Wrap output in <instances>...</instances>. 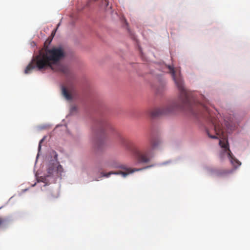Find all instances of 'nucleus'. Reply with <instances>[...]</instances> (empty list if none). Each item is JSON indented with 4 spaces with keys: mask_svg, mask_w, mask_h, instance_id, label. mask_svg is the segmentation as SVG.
Masks as SVG:
<instances>
[{
    "mask_svg": "<svg viewBox=\"0 0 250 250\" xmlns=\"http://www.w3.org/2000/svg\"><path fill=\"white\" fill-rule=\"evenodd\" d=\"M118 173H119L116 171V172L110 171L107 173L102 172L101 175H102V177H109L111 174L118 175Z\"/></svg>",
    "mask_w": 250,
    "mask_h": 250,
    "instance_id": "11",
    "label": "nucleus"
},
{
    "mask_svg": "<svg viewBox=\"0 0 250 250\" xmlns=\"http://www.w3.org/2000/svg\"><path fill=\"white\" fill-rule=\"evenodd\" d=\"M161 141L159 139H152L150 141V146L152 149L157 148L161 144Z\"/></svg>",
    "mask_w": 250,
    "mask_h": 250,
    "instance_id": "10",
    "label": "nucleus"
},
{
    "mask_svg": "<svg viewBox=\"0 0 250 250\" xmlns=\"http://www.w3.org/2000/svg\"><path fill=\"white\" fill-rule=\"evenodd\" d=\"M213 124L214 125L215 135H210L208 131H207V133L208 137L210 138H219V145L222 148L219 155L220 160L223 161L226 157H228L234 167L236 168L240 166L241 165V163L234 157L229 149V143L223 130L219 125H217L214 123H213Z\"/></svg>",
    "mask_w": 250,
    "mask_h": 250,
    "instance_id": "3",
    "label": "nucleus"
},
{
    "mask_svg": "<svg viewBox=\"0 0 250 250\" xmlns=\"http://www.w3.org/2000/svg\"><path fill=\"white\" fill-rule=\"evenodd\" d=\"M125 22L126 24H127V23L126 22V21L125 20Z\"/></svg>",
    "mask_w": 250,
    "mask_h": 250,
    "instance_id": "14",
    "label": "nucleus"
},
{
    "mask_svg": "<svg viewBox=\"0 0 250 250\" xmlns=\"http://www.w3.org/2000/svg\"><path fill=\"white\" fill-rule=\"evenodd\" d=\"M169 73L179 92L178 101L171 102L167 103L161 108H156L151 109L149 114L153 117H158L163 115L172 113L177 109L186 108L193 116H204L201 110L209 113L208 108L192 100L188 95L187 90L185 87L184 81L181 76L180 71L175 70L173 67L168 66Z\"/></svg>",
    "mask_w": 250,
    "mask_h": 250,
    "instance_id": "2",
    "label": "nucleus"
},
{
    "mask_svg": "<svg viewBox=\"0 0 250 250\" xmlns=\"http://www.w3.org/2000/svg\"><path fill=\"white\" fill-rule=\"evenodd\" d=\"M143 168H128L126 167V168L123 169L125 170V172H123L122 171H117L118 172V174H121L123 177H125L129 174L132 173L135 171H138L142 170Z\"/></svg>",
    "mask_w": 250,
    "mask_h": 250,
    "instance_id": "7",
    "label": "nucleus"
},
{
    "mask_svg": "<svg viewBox=\"0 0 250 250\" xmlns=\"http://www.w3.org/2000/svg\"><path fill=\"white\" fill-rule=\"evenodd\" d=\"M105 166L110 168L125 169L126 166L116 159H110L106 162Z\"/></svg>",
    "mask_w": 250,
    "mask_h": 250,
    "instance_id": "6",
    "label": "nucleus"
},
{
    "mask_svg": "<svg viewBox=\"0 0 250 250\" xmlns=\"http://www.w3.org/2000/svg\"><path fill=\"white\" fill-rule=\"evenodd\" d=\"M212 173L218 177H222L227 175L230 172L229 170L226 169H216L212 171Z\"/></svg>",
    "mask_w": 250,
    "mask_h": 250,
    "instance_id": "8",
    "label": "nucleus"
},
{
    "mask_svg": "<svg viewBox=\"0 0 250 250\" xmlns=\"http://www.w3.org/2000/svg\"><path fill=\"white\" fill-rule=\"evenodd\" d=\"M3 220L2 218H0V225L3 223Z\"/></svg>",
    "mask_w": 250,
    "mask_h": 250,
    "instance_id": "13",
    "label": "nucleus"
},
{
    "mask_svg": "<svg viewBox=\"0 0 250 250\" xmlns=\"http://www.w3.org/2000/svg\"><path fill=\"white\" fill-rule=\"evenodd\" d=\"M54 169H55L57 173L60 175H61L62 172L63 171V168L61 165H58L57 167H55L54 166H52L48 169V174H53Z\"/></svg>",
    "mask_w": 250,
    "mask_h": 250,
    "instance_id": "9",
    "label": "nucleus"
},
{
    "mask_svg": "<svg viewBox=\"0 0 250 250\" xmlns=\"http://www.w3.org/2000/svg\"><path fill=\"white\" fill-rule=\"evenodd\" d=\"M43 139H42V140H41L40 142V143H39V149L40 150L41 149V143H42V142H43Z\"/></svg>",
    "mask_w": 250,
    "mask_h": 250,
    "instance_id": "12",
    "label": "nucleus"
},
{
    "mask_svg": "<svg viewBox=\"0 0 250 250\" xmlns=\"http://www.w3.org/2000/svg\"><path fill=\"white\" fill-rule=\"evenodd\" d=\"M122 144L127 150L132 153L139 163H146L149 161L148 154L141 152L132 141L124 140Z\"/></svg>",
    "mask_w": 250,
    "mask_h": 250,
    "instance_id": "4",
    "label": "nucleus"
},
{
    "mask_svg": "<svg viewBox=\"0 0 250 250\" xmlns=\"http://www.w3.org/2000/svg\"><path fill=\"white\" fill-rule=\"evenodd\" d=\"M104 124L101 125L100 127V128L96 133V136L94 139V148L96 152L103 151L106 146L105 140L101 138L102 134L104 132Z\"/></svg>",
    "mask_w": 250,
    "mask_h": 250,
    "instance_id": "5",
    "label": "nucleus"
},
{
    "mask_svg": "<svg viewBox=\"0 0 250 250\" xmlns=\"http://www.w3.org/2000/svg\"><path fill=\"white\" fill-rule=\"evenodd\" d=\"M46 41L44 43V52H40L39 55L34 57L24 70V73L28 74L32 70L37 68L39 70L50 68L54 71L60 72L65 75L66 81L65 86H62V94L67 100H70L72 97L70 93L75 91L77 81L74 74L69 68L62 65L60 61L64 57V52L61 47H54L48 49Z\"/></svg>",
    "mask_w": 250,
    "mask_h": 250,
    "instance_id": "1",
    "label": "nucleus"
}]
</instances>
